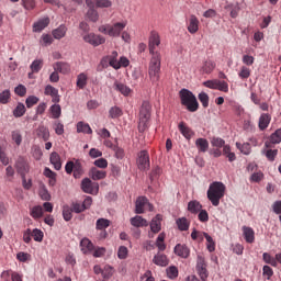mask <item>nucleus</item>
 <instances>
[{
  "label": "nucleus",
  "mask_w": 281,
  "mask_h": 281,
  "mask_svg": "<svg viewBox=\"0 0 281 281\" xmlns=\"http://www.w3.org/2000/svg\"><path fill=\"white\" fill-rule=\"evenodd\" d=\"M161 45V38L159 37V33L153 31L149 36V53L151 55V59L149 63V78L154 85L159 82V74H161V54L157 52V47Z\"/></svg>",
  "instance_id": "1"
},
{
  "label": "nucleus",
  "mask_w": 281,
  "mask_h": 281,
  "mask_svg": "<svg viewBox=\"0 0 281 281\" xmlns=\"http://www.w3.org/2000/svg\"><path fill=\"white\" fill-rule=\"evenodd\" d=\"M11 93L10 90H3L0 93V104H8L10 102Z\"/></svg>",
  "instance_id": "57"
},
{
  "label": "nucleus",
  "mask_w": 281,
  "mask_h": 281,
  "mask_svg": "<svg viewBox=\"0 0 281 281\" xmlns=\"http://www.w3.org/2000/svg\"><path fill=\"white\" fill-rule=\"evenodd\" d=\"M114 88L116 91H120V93H122V95L126 97V95L131 94V88H128V86H126L124 83L115 82Z\"/></svg>",
  "instance_id": "40"
},
{
  "label": "nucleus",
  "mask_w": 281,
  "mask_h": 281,
  "mask_svg": "<svg viewBox=\"0 0 281 281\" xmlns=\"http://www.w3.org/2000/svg\"><path fill=\"white\" fill-rule=\"evenodd\" d=\"M133 227H148V221L139 215H136L130 220Z\"/></svg>",
  "instance_id": "23"
},
{
  "label": "nucleus",
  "mask_w": 281,
  "mask_h": 281,
  "mask_svg": "<svg viewBox=\"0 0 281 281\" xmlns=\"http://www.w3.org/2000/svg\"><path fill=\"white\" fill-rule=\"evenodd\" d=\"M176 224L180 232H188L190 229V222L186 217H180L176 221Z\"/></svg>",
  "instance_id": "37"
},
{
  "label": "nucleus",
  "mask_w": 281,
  "mask_h": 281,
  "mask_svg": "<svg viewBox=\"0 0 281 281\" xmlns=\"http://www.w3.org/2000/svg\"><path fill=\"white\" fill-rule=\"evenodd\" d=\"M265 155L269 161H276V157H278V149H268L265 151Z\"/></svg>",
  "instance_id": "62"
},
{
  "label": "nucleus",
  "mask_w": 281,
  "mask_h": 281,
  "mask_svg": "<svg viewBox=\"0 0 281 281\" xmlns=\"http://www.w3.org/2000/svg\"><path fill=\"white\" fill-rule=\"evenodd\" d=\"M203 236L206 238L207 251H210V254H212V251H216V241H214V238H212L207 233H203Z\"/></svg>",
  "instance_id": "35"
},
{
  "label": "nucleus",
  "mask_w": 281,
  "mask_h": 281,
  "mask_svg": "<svg viewBox=\"0 0 281 281\" xmlns=\"http://www.w3.org/2000/svg\"><path fill=\"white\" fill-rule=\"evenodd\" d=\"M31 236L35 240V243H43L44 234L43 231L35 228L31 231Z\"/></svg>",
  "instance_id": "45"
},
{
  "label": "nucleus",
  "mask_w": 281,
  "mask_h": 281,
  "mask_svg": "<svg viewBox=\"0 0 281 281\" xmlns=\"http://www.w3.org/2000/svg\"><path fill=\"white\" fill-rule=\"evenodd\" d=\"M236 148L243 153V155H250L251 154V145L249 143H236Z\"/></svg>",
  "instance_id": "44"
},
{
  "label": "nucleus",
  "mask_w": 281,
  "mask_h": 281,
  "mask_svg": "<svg viewBox=\"0 0 281 281\" xmlns=\"http://www.w3.org/2000/svg\"><path fill=\"white\" fill-rule=\"evenodd\" d=\"M178 128L186 139H192V137H194V131L186 125V123H179Z\"/></svg>",
  "instance_id": "16"
},
{
  "label": "nucleus",
  "mask_w": 281,
  "mask_h": 281,
  "mask_svg": "<svg viewBox=\"0 0 281 281\" xmlns=\"http://www.w3.org/2000/svg\"><path fill=\"white\" fill-rule=\"evenodd\" d=\"M36 135L44 142L49 140V128L45 127L44 125H40L36 130Z\"/></svg>",
  "instance_id": "28"
},
{
  "label": "nucleus",
  "mask_w": 281,
  "mask_h": 281,
  "mask_svg": "<svg viewBox=\"0 0 281 281\" xmlns=\"http://www.w3.org/2000/svg\"><path fill=\"white\" fill-rule=\"evenodd\" d=\"M66 34H67V26H65V24L59 25L57 29L53 31V36L57 41H60V38H65Z\"/></svg>",
  "instance_id": "31"
},
{
  "label": "nucleus",
  "mask_w": 281,
  "mask_h": 281,
  "mask_svg": "<svg viewBox=\"0 0 281 281\" xmlns=\"http://www.w3.org/2000/svg\"><path fill=\"white\" fill-rule=\"evenodd\" d=\"M150 229L153 234H159L161 232V215H156L150 222Z\"/></svg>",
  "instance_id": "22"
},
{
  "label": "nucleus",
  "mask_w": 281,
  "mask_h": 281,
  "mask_svg": "<svg viewBox=\"0 0 281 281\" xmlns=\"http://www.w3.org/2000/svg\"><path fill=\"white\" fill-rule=\"evenodd\" d=\"M49 113L53 120H58V117H60V115L63 114V109L60 108V104H53L49 108Z\"/></svg>",
  "instance_id": "38"
},
{
  "label": "nucleus",
  "mask_w": 281,
  "mask_h": 281,
  "mask_svg": "<svg viewBox=\"0 0 281 281\" xmlns=\"http://www.w3.org/2000/svg\"><path fill=\"white\" fill-rule=\"evenodd\" d=\"M102 278H104L105 280L111 278V276H113V267L111 266H104L103 270H102Z\"/></svg>",
  "instance_id": "63"
},
{
  "label": "nucleus",
  "mask_w": 281,
  "mask_h": 281,
  "mask_svg": "<svg viewBox=\"0 0 281 281\" xmlns=\"http://www.w3.org/2000/svg\"><path fill=\"white\" fill-rule=\"evenodd\" d=\"M173 251L180 258H188L190 256V248L186 245L177 244Z\"/></svg>",
  "instance_id": "18"
},
{
  "label": "nucleus",
  "mask_w": 281,
  "mask_h": 281,
  "mask_svg": "<svg viewBox=\"0 0 281 281\" xmlns=\"http://www.w3.org/2000/svg\"><path fill=\"white\" fill-rule=\"evenodd\" d=\"M148 210L149 212H153V204L148 202V199L146 196H139L136 200L135 203V213L136 214H144Z\"/></svg>",
  "instance_id": "9"
},
{
  "label": "nucleus",
  "mask_w": 281,
  "mask_h": 281,
  "mask_svg": "<svg viewBox=\"0 0 281 281\" xmlns=\"http://www.w3.org/2000/svg\"><path fill=\"white\" fill-rule=\"evenodd\" d=\"M30 67L33 74H38L43 69V59H35Z\"/></svg>",
  "instance_id": "46"
},
{
  "label": "nucleus",
  "mask_w": 281,
  "mask_h": 281,
  "mask_svg": "<svg viewBox=\"0 0 281 281\" xmlns=\"http://www.w3.org/2000/svg\"><path fill=\"white\" fill-rule=\"evenodd\" d=\"M203 86L207 89H216L217 91H223L224 93H227V91H229V85L218 79L204 81Z\"/></svg>",
  "instance_id": "7"
},
{
  "label": "nucleus",
  "mask_w": 281,
  "mask_h": 281,
  "mask_svg": "<svg viewBox=\"0 0 281 281\" xmlns=\"http://www.w3.org/2000/svg\"><path fill=\"white\" fill-rule=\"evenodd\" d=\"M196 271L201 278L202 281L207 280V263H205V258L201 255H198L196 259Z\"/></svg>",
  "instance_id": "10"
},
{
  "label": "nucleus",
  "mask_w": 281,
  "mask_h": 281,
  "mask_svg": "<svg viewBox=\"0 0 281 281\" xmlns=\"http://www.w3.org/2000/svg\"><path fill=\"white\" fill-rule=\"evenodd\" d=\"M111 225V221L106 220V218H99L97 221V229H106V227H109Z\"/></svg>",
  "instance_id": "55"
},
{
  "label": "nucleus",
  "mask_w": 281,
  "mask_h": 281,
  "mask_svg": "<svg viewBox=\"0 0 281 281\" xmlns=\"http://www.w3.org/2000/svg\"><path fill=\"white\" fill-rule=\"evenodd\" d=\"M49 25V18L40 19L33 24V32H43Z\"/></svg>",
  "instance_id": "25"
},
{
  "label": "nucleus",
  "mask_w": 281,
  "mask_h": 281,
  "mask_svg": "<svg viewBox=\"0 0 281 281\" xmlns=\"http://www.w3.org/2000/svg\"><path fill=\"white\" fill-rule=\"evenodd\" d=\"M181 104L186 106L191 113L199 111V101L192 91L188 89L180 90Z\"/></svg>",
  "instance_id": "4"
},
{
  "label": "nucleus",
  "mask_w": 281,
  "mask_h": 281,
  "mask_svg": "<svg viewBox=\"0 0 281 281\" xmlns=\"http://www.w3.org/2000/svg\"><path fill=\"white\" fill-rule=\"evenodd\" d=\"M127 256L128 248H126L125 246H120L117 250V258H120V260H126Z\"/></svg>",
  "instance_id": "60"
},
{
  "label": "nucleus",
  "mask_w": 281,
  "mask_h": 281,
  "mask_svg": "<svg viewBox=\"0 0 281 281\" xmlns=\"http://www.w3.org/2000/svg\"><path fill=\"white\" fill-rule=\"evenodd\" d=\"M123 112L120 109V106H112L109 110V117H111V120H117V117H122Z\"/></svg>",
  "instance_id": "43"
},
{
  "label": "nucleus",
  "mask_w": 281,
  "mask_h": 281,
  "mask_svg": "<svg viewBox=\"0 0 281 281\" xmlns=\"http://www.w3.org/2000/svg\"><path fill=\"white\" fill-rule=\"evenodd\" d=\"M12 139L16 144V146H21L23 142V136L21 135L20 131H13L12 132Z\"/></svg>",
  "instance_id": "61"
},
{
  "label": "nucleus",
  "mask_w": 281,
  "mask_h": 281,
  "mask_svg": "<svg viewBox=\"0 0 281 281\" xmlns=\"http://www.w3.org/2000/svg\"><path fill=\"white\" fill-rule=\"evenodd\" d=\"M249 76H251V70L249 68H247V66H241L240 71L238 72V77L241 80H247V78H249Z\"/></svg>",
  "instance_id": "51"
},
{
  "label": "nucleus",
  "mask_w": 281,
  "mask_h": 281,
  "mask_svg": "<svg viewBox=\"0 0 281 281\" xmlns=\"http://www.w3.org/2000/svg\"><path fill=\"white\" fill-rule=\"evenodd\" d=\"M54 43V37H52V35L49 34H43L42 37H41V44L44 46V47H47L49 45H52Z\"/></svg>",
  "instance_id": "53"
},
{
  "label": "nucleus",
  "mask_w": 281,
  "mask_h": 281,
  "mask_svg": "<svg viewBox=\"0 0 281 281\" xmlns=\"http://www.w3.org/2000/svg\"><path fill=\"white\" fill-rule=\"evenodd\" d=\"M1 278L5 281H23L21 274L12 271H3Z\"/></svg>",
  "instance_id": "24"
},
{
  "label": "nucleus",
  "mask_w": 281,
  "mask_h": 281,
  "mask_svg": "<svg viewBox=\"0 0 281 281\" xmlns=\"http://www.w3.org/2000/svg\"><path fill=\"white\" fill-rule=\"evenodd\" d=\"M77 133H85L86 135H91L93 133V130H91L89 123L80 121L77 123Z\"/></svg>",
  "instance_id": "32"
},
{
  "label": "nucleus",
  "mask_w": 281,
  "mask_h": 281,
  "mask_svg": "<svg viewBox=\"0 0 281 281\" xmlns=\"http://www.w3.org/2000/svg\"><path fill=\"white\" fill-rule=\"evenodd\" d=\"M150 120V103L144 101L139 112L138 131L144 133L148 128V121Z\"/></svg>",
  "instance_id": "5"
},
{
  "label": "nucleus",
  "mask_w": 281,
  "mask_h": 281,
  "mask_svg": "<svg viewBox=\"0 0 281 281\" xmlns=\"http://www.w3.org/2000/svg\"><path fill=\"white\" fill-rule=\"evenodd\" d=\"M211 145L215 148H223L225 146V139L221 137H213L211 139Z\"/></svg>",
  "instance_id": "56"
},
{
  "label": "nucleus",
  "mask_w": 281,
  "mask_h": 281,
  "mask_svg": "<svg viewBox=\"0 0 281 281\" xmlns=\"http://www.w3.org/2000/svg\"><path fill=\"white\" fill-rule=\"evenodd\" d=\"M137 167L139 170H148L150 168V156H148V151L142 150L138 154Z\"/></svg>",
  "instance_id": "11"
},
{
  "label": "nucleus",
  "mask_w": 281,
  "mask_h": 281,
  "mask_svg": "<svg viewBox=\"0 0 281 281\" xmlns=\"http://www.w3.org/2000/svg\"><path fill=\"white\" fill-rule=\"evenodd\" d=\"M87 80H89V77L87 74L81 72L77 76V87L78 89H85L87 87Z\"/></svg>",
  "instance_id": "39"
},
{
  "label": "nucleus",
  "mask_w": 281,
  "mask_h": 281,
  "mask_svg": "<svg viewBox=\"0 0 281 281\" xmlns=\"http://www.w3.org/2000/svg\"><path fill=\"white\" fill-rule=\"evenodd\" d=\"M80 247L82 254H93V249H95V246H93V243H91L89 238L81 239Z\"/></svg>",
  "instance_id": "20"
},
{
  "label": "nucleus",
  "mask_w": 281,
  "mask_h": 281,
  "mask_svg": "<svg viewBox=\"0 0 281 281\" xmlns=\"http://www.w3.org/2000/svg\"><path fill=\"white\" fill-rule=\"evenodd\" d=\"M188 32L190 34H196V32H199V18H196V15H191L189 18Z\"/></svg>",
  "instance_id": "19"
},
{
  "label": "nucleus",
  "mask_w": 281,
  "mask_h": 281,
  "mask_svg": "<svg viewBox=\"0 0 281 281\" xmlns=\"http://www.w3.org/2000/svg\"><path fill=\"white\" fill-rule=\"evenodd\" d=\"M203 209V205H201V202L194 200L189 202L188 204V210L189 212H191V214H196L199 212H201V210Z\"/></svg>",
  "instance_id": "36"
},
{
  "label": "nucleus",
  "mask_w": 281,
  "mask_h": 281,
  "mask_svg": "<svg viewBox=\"0 0 281 281\" xmlns=\"http://www.w3.org/2000/svg\"><path fill=\"white\" fill-rule=\"evenodd\" d=\"M262 258L266 265H271V267H278V261L276 260V257L273 258L268 252H263Z\"/></svg>",
  "instance_id": "49"
},
{
  "label": "nucleus",
  "mask_w": 281,
  "mask_h": 281,
  "mask_svg": "<svg viewBox=\"0 0 281 281\" xmlns=\"http://www.w3.org/2000/svg\"><path fill=\"white\" fill-rule=\"evenodd\" d=\"M13 115L14 117H23V115H25V105L23 103H19L13 110Z\"/></svg>",
  "instance_id": "48"
},
{
  "label": "nucleus",
  "mask_w": 281,
  "mask_h": 281,
  "mask_svg": "<svg viewBox=\"0 0 281 281\" xmlns=\"http://www.w3.org/2000/svg\"><path fill=\"white\" fill-rule=\"evenodd\" d=\"M86 5L88 8H111L113 1L111 0H86Z\"/></svg>",
  "instance_id": "12"
},
{
  "label": "nucleus",
  "mask_w": 281,
  "mask_h": 281,
  "mask_svg": "<svg viewBox=\"0 0 281 281\" xmlns=\"http://www.w3.org/2000/svg\"><path fill=\"white\" fill-rule=\"evenodd\" d=\"M87 18L89 21H92V23H98L100 14L98 13V10H95V7H89V10L87 11Z\"/></svg>",
  "instance_id": "34"
},
{
  "label": "nucleus",
  "mask_w": 281,
  "mask_h": 281,
  "mask_svg": "<svg viewBox=\"0 0 281 281\" xmlns=\"http://www.w3.org/2000/svg\"><path fill=\"white\" fill-rule=\"evenodd\" d=\"M164 240H166V233H160L156 239V247H158L159 251H166V244Z\"/></svg>",
  "instance_id": "41"
},
{
  "label": "nucleus",
  "mask_w": 281,
  "mask_h": 281,
  "mask_svg": "<svg viewBox=\"0 0 281 281\" xmlns=\"http://www.w3.org/2000/svg\"><path fill=\"white\" fill-rule=\"evenodd\" d=\"M81 36L85 43L92 45V47H99V45H104V43H106V38H104V36L95 33H86L81 34Z\"/></svg>",
  "instance_id": "6"
},
{
  "label": "nucleus",
  "mask_w": 281,
  "mask_h": 281,
  "mask_svg": "<svg viewBox=\"0 0 281 281\" xmlns=\"http://www.w3.org/2000/svg\"><path fill=\"white\" fill-rule=\"evenodd\" d=\"M53 68L54 71H57L58 74H69L71 71V66H69V64L65 61L55 63Z\"/></svg>",
  "instance_id": "17"
},
{
  "label": "nucleus",
  "mask_w": 281,
  "mask_h": 281,
  "mask_svg": "<svg viewBox=\"0 0 281 281\" xmlns=\"http://www.w3.org/2000/svg\"><path fill=\"white\" fill-rule=\"evenodd\" d=\"M269 124H271V115L267 113H262L259 117L260 131H265L266 128H268Z\"/></svg>",
  "instance_id": "27"
},
{
  "label": "nucleus",
  "mask_w": 281,
  "mask_h": 281,
  "mask_svg": "<svg viewBox=\"0 0 281 281\" xmlns=\"http://www.w3.org/2000/svg\"><path fill=\"white\" fill-rule=\"evenodd\" d=\"M195 146L199 153H207V149L210 148V143L205 138H198L195 140Z\"/></svg>",
  "instance_id": "30"
},
{
  "label": "nucleus",
  "mask_w": 281,
  "mask_h": 281,
  "mask_svg": "<svg viewBox=\"0 0 281 281\" xmlns=\"http://www.w3.org/2000/svg\"><path fill=\"white\" fill-rule=\"evenodd\" d=\"M199 100L202 103V106H204V109H207L210 106V95H207V93L201 92L199 94Z\"/></svg>",
  "instance_id": "54"
},
{
  "label": "nucleus",
  "mask_w": 281,
  "mask_h": 281,
  "mask_svg": "<svg viewBox=\"0 0 281 281\" xmlns=\"http://www.w3.org/2000/svg\"><path fill=\"white\" fill-rule=\"evenodd\" d=\"M15 168L21 177H25V175L30 172V165H27V161L22 157L18 158Z\"/></svg>",
  "instance_id": "13"
},
{
  "label": "nucleus",
  "mask_w": 281,
  "mask_h": 281,
  "mask_svg": "<svg viewBox=\"0 0 281 281\" xmlns=\"http://www.w3.org/2000/svg\"><path fill=\"white\" fill-rule=\"evenodd\" d=\"M216 68V64L212 60H206L202 67V70L204 74H212L214 69Z\"/></svg>",
  "instance_id": "47"
},
{
  "label": "nucleus",
  "mask_w": 281,
  "mask_h": 281,
  "mask_svg": "<svg viewBox=\"0 0 281 281\" xmlns=\"http://www.w3.org/2000/svg\"><path fill=\"white\" fill-rule=\"evenodd\" d=\"M45 95H50L52 102L58 103L60 102V95H58V89L54 88V86L48 85L44 90Z\"/></svg>",
  "instance_id": "14"
},
{
  "label": "nucleus",
  "mask_w": 281,
  "mask_h": 281,
  "mask_svg": "<svg viewBox=\"0 0 281 281\" xmlns=\"http://www.w3.org/2000/svg\"><path fill=\"white\" fill-rule=\"evenodd\" d=\"M272 144H280L281 142V130H277L270 137Z\"/></svg>",
  "instance_id": "64"
},
{
  "label": "nucleus",
  "mask_w": 281,
  "mask_h": 281,
  "mask_svg": "<svg viewBox=\"0 0 281 281\" xmlns=\"http://www.w3.org/2000/svg\"><path fill=\"white\" fill-rule=\"evenodd\" d=\"M21 5L24 10L31 12V10L36 9V0H21Z\"/></svg>",
  "instance_id": "42"
},
{
  "label": "nucleus",
  "mask_w": 281,
  "mask_h": 281,
  "mask_svg": "<svg viewBox=\"0 0 281 281\" xmlns=\"http://www.w3.org/2000/svg\"><path fill=\"white\" fill-rule=\"evenodd\" d=\"M243 235L244 238L246 240V243H255L256 240V233L254 232V228L249 227V226H243Z\"/></svg>",
  "instance_id": "15"
},
{
  "label": "nucleus",
  "mask_w": 281,
  "mask_h": 281,
  "mask_svg": "<svg viewBox=\"0 0 281 281\" xmlns=\"http://www.w3.org/2000/svg\"><path fill=\"white\" fill-rule=\"evenodd\" d=\"M90 177L93 179V181H100L101 179L106 178V171L93 167L90 170Z\"/></svg>",
  "instance_id": "26"
},
{
  "label": "nucleus",
  "mask_w": 281,
  "mask_h": 281,
  "mask_svg": "<svg viewBox=\"0 0 281 281\" xmlns=\"http://www.w3.org/2000/svg\"><path fill=\"white\" fill-rule=\"evenodd\" d=\"M49 160L55 170H60V168H63V162L60 161V155H58V153L53 151Z\"/></svg>",
  "instance_id": "29"
},
{
  "label": "nucleus",
  "mask_w": 281,
  "mask_h": 281,
  "mask_svg": "<svg viewBox=\"0 0 281 281\" xmlns=\"http://www.w3.org/2000/svg\"><path fill=\"white\" fill-rule=\"evenodd\" d=\"M32 155L37 161L41 160V158L43 157V150H41V147L38 145H34L32 147Z\"/></svg>",
  "instance_id": "59"
},
{
  "label": "nucleus",
  "mask_w": 281,
  "mask_h": 281,
  "mask_svg": "<svg viewBox=\"0 0 281 281\" xmlns=\"http://www.w3.org/2000/svg\"><path fill=\"white\" fill-rule=\"evenodd\" d=\"M225 190H227V188L223 182L215 181L210 184L206 196L214 207L221 205V199L225 196Z\"/></svg>",
  "instance_id": "2"
},
{
  "label": "nucleus",
  "mask_w": 281,
  "mask_h": 281,
  "mask_svg": "<svg viewBox=\"0 0 281 281\" xmlns=\"http://www.w3.org/2000/svg\"><path fill=\"white\" fill-rule=\"evenodd\" d=\"M153 262L157 265V267H168L169 260L166 255L158 252L154 256Z\"/></svg>",
  "instance_id": "21"
},
{
  "label": "nucleus",
  "mask_w": 281,
  "mask_h": 281,
  "mask_svg": "<svg viewBox=\"0 0 281 281\" xmlns=\"http://www.w3.org/2000/svg\"><path fill=\"white\" fill-rule=\"evenodd\" d=\"M167 277L170 278V280H175V278L179 277V269L175 266H170L167 268Z\"/></svg>",
  "instance_id": "50"
},
{
  "label": "nucleus",
  "mask_w": 281,
  "mask_h": 281,
  "mask_svg": "<svg viewBox=\"0 0 281 281\" xmlns=\"http://www.w3.org/2000/svg\"><path fill=\"white\" fill-rule=\"evenodd\" d=\"M40 196H41L42 201H50L52 200V195L49 194V191L44 186L41 187V189H40Z\"/></svg>",
  "instance_id": "58"
},
{
  "label": "nucleus",
  "mask_w": 281,
  "mask_h": 281,
  "mask_svg": "<svg viewBox=\"0 0 281 281\" xmlns=\"http://www.w3.org/2000/svg\"><path fill=\"white\" fill-rule=\"evenodd\" d=\"M81 189L86 194H98L100 192V184L98 182L91 181V179L86 178L81 181Z\"/></svg>",
  "instance_id": "8"
},
{
  "label": "nucleus",
  "mask_w": 281,
  "mask_h": 281,
  "mask_svg": "<svg viewBox=\"0 0 281 281\" xmlns=\"http://www.w3.org/2000/svg\"><path fill=\"white\" fill-rule=\"evenodd\" d=\"M72 209L71 207H69V206H64L63 207V216H64V221H67V222H69V221H71V218H74V215H72Z\"/></svg>",
  "instance_id": "52"
},
{
  "label": "nucleus",
  "mask_w": 281,
  "mask_h": 281,
  "mask_svg": "<svg viewBox=\"0 0 281 281\" xmlns=\"http://www.w3.org/2000/svg\"><path fill=\"white\" fill-rule=\"evenodd\" d=\"M30 216L34 218L35 221H38V218H43V206L35 205L30 209Z\"/></svg>",
  "instance_id": "33"
},
{
  "label": "nucleus",
  "mask_w": 281,
  "mask_h": 281,
  "mask_svg": "<svg viewBox=\"0 0 281 281\" xmlns=\"http://www.w3.org/2000/svg\"><path fill=\"white\" fill-rule=\"evenodd\" d=\"M127 25L128 21L122 20L121 22H112V24H102L98 30L101 34H105L112 38H120Z\"/></svg>",
  "instance_id": "3"
}]
</instances>
